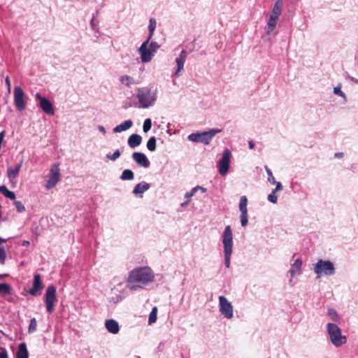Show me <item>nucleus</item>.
<instances>
[{"label":"nucleus","instance_id":"ea45409f","mask_svg":"<svg viewBox=\"0 0 358 358\" xmlns=\"http://www.w3.org/2000/svg\"><path fill=\"white\" fill-rule=\"evenodd\" d=\"M14 204H15V207L17 208V212L22 213V212H24L25 210V207H24V204L21 201H15L14 202Z\"/></svg>","mask_w":358,"mask_h":358},{"label":"nucleus","instance_id":"dca6fc26","mask_svg":"<svg viewBox=\"0 0 358 358\" xmlns=\"http://www.w3.org/2000/svg\"><path fill=\"white\" fill-rule=\"evenodd\" d=\"M105 326L108 331L111 334H116L120 331L118 322L113 319L107 320L105 322Z\"/></svg>","mask_w":358,"mask_h":358},{"label":"nucleus","instance_id":"de8ad7c7","mask_svg":"<svg viewBox=\"0 0 358 358\" xmlns=\"http://www.w3.org/2000/svg\"><path fill=\"white\" fill-rule=\"evenodd\" d=\"M275 185H276V187H275V189H273V191H275L276 192L277 191H280V190L282 189V185L280 182L276 181V183Z\"/></svg>","mask_w":358,"mask_h":358},{"label":"nucleus","instance_id":"7c9ffc66","mask_svg":"<svg viewBox=\"0 0 358 358\" xmlns=\"http://www.w3.org/2000/svg\"><path fill=\"white\" fill-rule=\"evenodd\" d=\"M157 308L153 307L151 313H150L148 318V323L150 324L155 323L157 320Z\"/></svg>","mask_w":358,"mask_h":358},{"label":"nucleus","instance_id":"6e6552de","mask_svg":"<svg viewBox=\"0 0 358 358\" xmlns=\"http://www.w3.org/2000/svg\"><path fill=\"white\" fill-rule=\"evenodd\" d=\"M59 179L60 169L59 168V165L57 164H54L50 168L49 179L45 184V188L47 189L53 188L58 183Z\"/></svg>","mask_w":358,"mask_h":358},{"label":"nucleus","instance_id":"6ab92c4d","mask_svg":"<svg viewBox=\"0 0 358 358\" xmlns=\"http://www.w3.org/2000/svg\"><path fill=\"white\" fill-rule=\"evenodd\" d=\"M150 187V184H148L146 182H140L135 186V187L133 190V193L134 194H142V193L145 192V191H147L148 189H149Z\"/></svg>","mask_w":358,"mask_h":358},{"label":"nucleus","instance_id":"3c124183","mask_svg":"<svg viewBox=\"0 0 358 358\" xmlns=\"http://www.w3.org/2000/svg\"><path fill=\"white\" fill-rule=\"evenodd\" d=\"M248 144H249V148H250V149H253V148H255V143H253V141H250L248 142Z\"/></svg>","mask_w":358,"mask_h":358},{"label":"nucleus","instance_id":"8fccbe9b","mask_svg":"<svg viewBox=\"0 0 358 358\" xmlns=\"http://www.w3.org/2000/svg\"><path fill=\"white\" fill-rule=\"evenodd\" d=\"M334 157L336 158H342L343 157V152H336L335 155H334Z\"/></svg>","mask_w":358,"mask_h":358},{"label":"nucleus","instance_id":"f3484780","mask_svg":"<svg viewBox=\"0 0 358 358\" xmlns=\"http://www.w3.org/2000/svg\"><path fill=\"white\" fill-rule=\"evenodd\" d=\"M142 142V137L136 134H131L128 138V145L131 148H134L141 145Z\"/></svg>","mask_w":358,"mask_h":358},{"label":"nucleus","instance_id":"4be33fe9","mask_svg":"<svg viewBox=\"0 0 358 358\" xmlns=\"http://www.w3.org/2000/svg\"><path fill=\"white\" fill-rule=\"evenodd\" d=\"M22 162H20L19 164H17L15 166V169H13V168L8 169L7 176L9 179H10V180L14 179L18 176L19 172L22 167Z\"/></svg>","mask_w":358,"mask_h":358},{"label":"nucleus","instance_id":"c03bdc74","mask_svg":"<svg viewBox=\"0 0 358 358\" xmlns=\"http://www.w3.org/2000/svg\"><path fill=\"white\" fill-rule=\"evenodd\" d=\"M329 315L331 316V320L334 321H336L338 319L336 312L332 309L329 310Z\"/></svg>","mask_w":358,"mask_h":358},{"label":"nucleus","instance_id":"7ed1b4c3","mask_svg":"<svg viewBox=\"0 0 358 358\" xmlns=\"http://www.w3.org/2000/svg\"><path fill=\"white\" fill-rule=\"evenodd\" d=\"M137 98L143 108L152 106L156 101V94L148 87H140L137 90Z\"/></svg>","mask_w":358,"mask_h":358},{"label":"nucleus","instance_id":"aec40b11","mask_svg":"<svg viewBox=\"0 0 358 358\" xmlns=\"http://www.w3.org/2000/svg\"><path fill=\"white\" fill-rule=\"evenodd\" d=\"M133 124V122L131 120H126L124 122L121 123L120 124L116 126L113 129V131L115 133H120L123 131H126L129 129Z\"/></svg>","mask_w":358,"mask_h":358},{"label":"nucleus","instance_id":"473e14b6","mask_svg":"<svg viewBox=\"0 0 358 358\" xmlns=\"http://www.w3.org/2000/svg\"><path fill=\"white\" fill-rule=\"evenodd\" d=\"M198 189H201L203 192H206V189L201 187V186H196L195 187H194L190 192H186L185 194V197L186 198H190L192 197V196H194L195 194V193L196 192V191Z\"/></svg>","mask_w":358,"mask_h":358},{"label":"nucleus","instance_id":"4468645a","mask_svg":"<svg viewBox=\"0 0 358 358\" xmlns=\"http://www.w3.org/2000/svg\"><path fill=\"white\" fill-rule=\"evenodd\" d=\"M43 288L41 277L39 274H35L33 279V287L28 292L32 296H36L39 292Z\"/></svg>","mask_w":358,"mask_h":358},{"label":"nucleus","instance_id":"ddd939ff","mask_svg":"<svg viewBox=\"0 0 358 358\" xmlns=\"http://www.w3.org/2000/svg\"><path fill=\"white\" fill-rule=\"evenodd\" d=\"M150 41H144L139 48L141 58L143 62H148L152 59L153 52L148 48V45Z\"/></svg>","mask_w":358,"mask_h":358},{"label":"nucleus","instance_id":"c9c22d12","mask_svg":"<svg viewBox=\"0 0 358 358\" xmlns=\"http://www.w3.org/2000/svg\"><path fill=\"white\" fill-rule=\"evenodd\" d=\"M36 328H37L36 320V318H32L30 320V324H29V329H28L29 332L32 333V332L35 331L36 330Z\"/></svg>","mask_w":358,"mask_h":358},{"label":"nucleus","instance_id":"9b49d317","mask_svg":"<svg viewBox=\"0 0 358 358\" xmlns=\"http://www.w3.org/2000/svg\"><path fill=\"white\" fill-rule=\"evenodd\" d=\"M24 93L20 86L14 88V103L17 110L22 111L26 108V103L24 99Z\"/></svg>","mask_w":358,"mask_h":358},{"label":"nucleus","instance_id":"bb28decb","mask_svg":"<svg viewBox=\"0 0 358 358\" xmlns=\"http://www.w3.org/2000/svg\"><path fill=\"white\" fill-rule=\"evenodd\" d=\"M278 20V19L270 16V18H269L268 24H267V33L268 34H270L275 29L276 24H277Z\"/></svg>","mask_w":358,"mask_h":358},{"label":"nucleus","instance_id":"09e8293b","mask_svg":"<svg viewBox=\"0 0 358 358\" xmlns=\"http://www.w3.org/2000/svg\"><path fill=\"white\" fill-rule=\"evenodd\" d=\"M334 91L336 94H338L341 96H344V94L343 93L340 88L335 87Z\"/></svg>","mask_w":358,"mask_h":358},{"label":"nucleus","instance_id":"b1692460","mask_svg":"<svg viewBox=\"0 0 358 358\" xmlns=\"http://www.w3.org/2000/svg\"><path fill=\"white\" fill-rule=\"evenodd\" d=\"M0 192L11 200H14L15 199V193L10 191L5 185L0 186Z\"/></svg>","mask_w":358,"mask_h":358},{"label":"nucleus","instance_id":"1a4fd4ad","mask_svg":"<svg viewBox=\"0 0 358 358\" xmlns=\"http://www.w3.org/2000/svg\"><path fill=\"white\" fill-rule=\"evenodd\" d=\"M231 153L229 149H225L223 152L222 159L218 162L219 173L221 176H225L229 169V162Z\"/></svg>","mask_w":358,"mask_h":358},{"label":"nucleus","instance_id":"4d7b16f0","mask_svg":"<svg viewBox=\"0 0 358 358\" xmlns=\"http://www.w3.org/2000/svg\"><path fill=\"white\" fill-rule=\"evenodd\" d=\"M99 129L101 131H105L103 127H102V126L99 127Z\"/></svg>","mask_w":358,"mask_h":358},{"label":"nucleus","instance_id":"423d86ee","mask_svg":"<svg viewBox=\"0 0 358 358\" xmlns=\"http://www.w3.org/2000/svg\"><path fill=\"white\" fill-rule=\"evenodd\" d=\"M327 331L331 341L336 346H341L347 341L345 336H342L341 329L335 324L329 323L327 324Z\"/></svg>","mask_w":358,"mask_h":358},{"label":"nucleus","instance_id":"9d476101","mask_svg":"<svg viewBox=\"0 0 358 358\" xmlns=\"http://www.w3.org/2000/svg\"><path fill=\"white\" fill-rule=\"evenodd\" d=\"M220 311L226 318L231 319L233 317V306L227 298L224 296L219 297Z\"/></svg>","mask_w":358,"mask_h":358},{"label":"nucleus","instance_id":"4c0bfd02","mask_svg":"<svg viewBox=\"0 0 358 358\" xmlns=\"http://www.w3.org/2000/svg\"><path fill=\"white\" fill-rule=\"evenodd\" d=\"M151 127H152L151 120L149 118L146 119L143 123V131L148 132L151 129Z\"/></svg>","mask_w":358,"mask_h":358},{"label":"nucleus","instance_id":"f704fd0d","mask_svg":"<svg viewBox=\"0 0 358 358\" xmlns=\"http://www.w3.org/2000/svg\"><path fill=\"white\" fill-rule=\"evenodd\" d=\"M265 169H266V171L267 175H268V182L270 183L273 184V185L275 184L276 183V180L275 179L274 176H273L271 170L268 166H266Z\"/></svg>","mask_w":358,"mask_h":358},{"label":"nucleus","instance_id":"13d9d810","mask_svg":"<svg viewBox=\"0 0 358 358\" xmlns=\"http://www.w3.org/2000/svg\"><path fill=\"white\" fill-rule=\"evenodd\" d=\"M138 358H141V357H138Z\"/></svg>","mask_w":358,"mask_h":358},{"label":"nucleus","instance_id":"603ef678","mask_svg":"<svg viewBox=\"0 0 358 358\" xmlns=\"http://www.w3.org/2000/svg\"><path fill=\"white\" fill-rule=\"evenodd\" d=\"M6 85H8V89H10V79H9V78H8V77H7V78H6Z\"/></svg>","mask_w":358,"mask_h":358},{"label":"nucleus","instance_id":"6e6d98bb","mask_svg":"<svg viewBox=\"0 0 358 358\" xmlns=\"http://www.w3.org/2000/svg\"><path fill=\"white\" fill-rule=\"evenodd\" d=\"M188 203H189V201H187L185 203H181V206H185L186 205H187Z\"/></svg>","mask_w":358,"mask_h":358},{"label":"nucleus","instance_id":"412c9836","mask_svg":"<svg viewBox=\"0 0 358 358\" xmlns=\"http://www.w3.org/2000/svg\"><path fill=\"white\" fill-rule=\"evenodd\" d=\"M29 352L25 343H22L19 345L17 352V358H28Z\"/></svg>","mask_w":358,"mask_h":358},{"label":"nucleus","instance_id":"c756f323","mask_svg":"<svg viewBox=\"0 0 358 358\" xmlns=\"http://www.w3.org/2000/svg\"><path fill=\"white\" fill-rule=\"evenodd\" d=\"M12 287L7 283H1L0 284V294H10Z\"/></svg>","mask_w":358,"mask_h":358},{"label":"nucleus","instance_id":"a211bd4d","mask_svg":"<svg viewBox=\"0 0 358 358\" xmlns=\"http://www.w3.org/2000/svg\"><path fill=\"white\" fill-rule=\"evenodd\" d=\"M282 0H277V1L275 2V3L273 8V10H272V12L271 14V17L278 19V17L280 15L281 12H282Z\"/></svg>","mask_w":358,"mask_h":358},{"label":"nucleus","instance_id":"58836bf2","mask_svg":"<svg viewBox=\"0 0 358 358\" xmlns=\"http://www.w3.org/2000/svg\"><path fill=\"white\" fill-rule=\"evenodd\" d=\"M6 259V252L4 248L1 247L0 248V263L1 264H5V261Z\"/></svg>","mask_w":358,"mask_h":358},{"label":"nucleus","instance_id":"e433bc0d","mask_svg":"<svg viewBox=\"0 0 358 358\" xmlns=\"http://www.w3.org/2000/svg\"><path fill=\"white\" fill-rule=\"evenodd\" d=\"M120 156V152L119 150H116L113 154H108L106 157L112 161H115Z\"/></svg>","mask_w":358,"mask_h":358},{"label":"nucleus","instance_id":"79ce46f5","mask_svg":"<svg viewBox=\"0 0 358 358\" xmlns=\"http://www.w3.org/2000/svg\"><path fill=\"white\" fill-rule=\"evenodd\" d=\"M268 200L273 203H277L278 196L275 191H272V192L268 195Z\"/></svg>","mask_w":358,"mask_h":358},{"label":"nucleus","instance_id":"20e7f679","mask_svg":"<svg viewBox=\"0 0 358 358\" xmlns=\"http://www.w3.org/2000/svg\"><path fill=\"white\" fill-rule=\"evenodd\" d=\"M220 132H221V129H213L201 133H192L188 136L187 138L192 142L202 143L205 145H208L213 138Z\"/></svg>","mask_w":358,"mask_h":358},{"label":"nucleus","instance_id":"49530a36","mask_svg":"<svg viewBox=\"0 0 358 358\" xmlns=\"http://www.w3.org/2000/svg\"><path fill=\"white\" fill-rule=\"evenodd\" d=\"M187 52L186 50H183L181 51L180 54V56H179V59H184V60H186V58H187Z\"/></svg>","mask_w":358,"mask_h":358},{"label":"nucleus","instance_id":"37998d69","mask_svg":"<svg viewBox=\"0 0 358 358\" xmlns=\"http://www.w3.org/2000/svg\"><path fill=\"white\" fill-rule=\"evenodd\" d=\"M159 48V45L157 42H151L149 46V49L154 53Z\"/></svg>","mask_w":358,"mask_h":358},{"label":"nucleus","instance_id":"39448f33","mask_svg":"<svg viewBox=\"0 0 358 358\" xmlns=\"http://www.w3.org/2000/svg\"><path fill=\"white\" fill-rule=\"evenodd\" d=\"M314 271L319 278L322 275H332L335 273L334 264L329 260L320 259L315 265Z\"/></svg>","mask_w":358,"mask_h":358},{"label":"nucleus","instance_id":"2f4dec72","mask_svg":"<svg viewBox=\"0 0 358 358\" xmlns=\"http://www.w3.org/2000/svg\"><path fill=\"white\" fill-rule=\"evenodd\" d=\"M147 148L150 151H155L156 150V138L155 136H152L148 139Z\"/></svg>","mask_w":358,"mask_h":358},{"label":"nucleus","instance_id":"5701e85b","mask_svg":"<svg viewBox=\"0 0 358 358\" xmlns=\"http://www.w3.org/2000/svg\"><path fill=\"white\" fill-rule=\"evenodd\" d=\"M302 261L301 259H297L294 263L292 265L290 268V273L293 276L296 273H299L301 269Z\"/></svg>","mask_w":358,"mask_h":358},{"label":"nucleus","instance_id":"5fc2aeb1","mask_svg":"<svg viewBox=\"0 0 358 358\" xmlns=\"http://www.w3.org/2000/svg\"><path fill=\"white\" fill-rule=\"evenodd\" d=\"M22 245H29V242L28 241H24Z\"/></svg>","mask_w":358,"mask_h":358},{"label":"nucleus","instance_id":"a18cd8bd","mask_svg":"<svg viewBox=\"0 0 358 358\" xmlns=\"http://www.w3.org/2000/svg\"><path fill=\"white\" fill-rule=\"evenodd\" d=\"M0 358H8L6 349L1 346H0Z\"/></svg>","mask_w":358,"mask_h":358},{"label":"nucleus","instance_id":"a19ab883","mask_svg":"<svg viewBox=\"0 0 358 358\" xmlns=\"http://www.w3.org/2000/svg\"><path fill=\"white\" fill-rule=\"evenodd\" d=\"M241 222L243 227H245L248 224V213H241Z\"/></svg>","mask_w":358,"mask_h":358},{"label":"nucleus","instance_id":"f257e3e1","mask_svg":"<svg viewBox=\"0 0 358 358\" xmlns=\"http://www.w3.org/2000/svg\"><path fill=\"white\" fill-rule=\"evenodd\" d=\"M155 274L148 266L138 267L133 269L127 280V287L131 291H135L154 280Z\"/></svg>","mask_w":358,"mask_h":358},{"label":"nucleus","instance_id":"a878e982","mask_svg":"<svg viewBox=\"0 0 358 358\" xmlns=\"http://www.w3.org/2000/svg\"><path fill=\"white\" fill-rule=\"evenodd\" d=\"M134 178V174L133 171L130 169H125L123 171L120 178L122 180H131Z\"/></svg>","mask_w":358,"mask_h":358},{"label":"nucleus","instance_id":"72a5a7b5","mask_svg":"<svg viewBox=\"0 0 358 358\" xmlns=\"http://www.w3.org/2000/svg\"><path fill=\"white\" fill-rule=\"evenodd\" d=\"M176 62L177 63L178 68L175 73V75L177 76L180 72V71L183 69L185 60L177 58L176 59Z\"/></svg>","mask_w":358,"mask_h":358},{"label":"nucleus","instance_id":"f8f14e48","mask_svg":"<svg viewBox=\"0 0 358 358\" xmlns=\"http://www.w3.org/2000/svg\"><path fill=\"white\" fill-rule=\"evenodd\" d=\"M36 99L39 101V106L43 111L48 115H54L55 111L52 103L45 97L42 96L39 93L35 96Z\"/></svg>","mask_w":358,"mask_h":358},{"label":"nucleus","instance_id":"393cba45","mask_svg":"<svg viewBox=\"0 0 358 358\" xmlns=\"http://www.w3.org/2000/svg\"><path fill=\"white\" fill-rule=\"evenodd\" d=\"M120 81L122 85L127 87H129L131 85L135 83L134 79L132 77L127 75L120 76Z\"/></svg>","mask_w":358,"mask_h":358},{"label":"nucleus","instance_id":"cd10ccee","mask_svg":"<svg viewBox=\"0 0 358 358\" xmlns=\"http://www.w3.org/2000/svg\"><path fill=\"white\" fill-rule=\"evenodd\" d=\"M248 199L245 196H242L240 199L239 210L241 213H248L247 209Z\"/></svg>","mask_w":358,"mask_h":358},{"label":"nucleus","instance_id":"f03ea898","mask_svg":"<svg viewBox=\"0 0 358 358\" xmlns=\"http://www.w3.org/2000/svg\"><path fill=\"white\" fill-rule=\"evenodd\" d=\"M222 243L224 245V263L226 266L229 268L230 266V257L233 248V234L229 225L227 226L224 229L222 235Z\"/></svg>","mask_w":358,"mask_h":358},{"label":"nucleus","instance_id":"c85d7f7f","mask_svg":"<svg viewBox=\"0 0 358 358\" xmlns=\"http://www.w3.org/2000/svg\"><path fill=\"white\" fill-rule=\"evenodd\" d=\"M155 28H156V20L154 18H150V21H149V26H148L150 34L147 39L148 41H150L151 39V38L154 34V31L155 30Z\"/></svg>","mask_w":358,"mask_h":358},{"label":"nucleus","instance_id":"0eeeda50","mask_svg":"<svg viewBox=\"0 0 358 358\" xmlns=\"http://www.w3.org/2000/svg\"><path fill=\"white\" fill-rule=\"evenodd\" d=\"M57 301L56 287L54 285H50L48 287L45 294L46 310L49 313H52L54 311L55 305Z\"/></svg>","mask_w":358,"mask_h":358},{"label":"nucleus","instance_id":"864d4df0","mask_svg":"<svg viewBox=\"0 0 358 358\" xmlns=\"http://www.w3.org/2000/svg\"><path fill=\"white\" fill-rule=\"evenodd\" d=\"M6 241V240L0 237V245L5 243Z\"/></svg>","mask_w":358,"mask_h":358},{"label":"nucleus","instance_id":"2eb2a0df","mask_svg":"<svg viewBox=\"0 0 358 358\" xmlns=\"http://www.w3.org/2000/svg\"><path fill=\"white\" fill-rule=\"evenodd\" d=\"M132 158L139 166L145 168H148L150 166V163L143 153L135 152L132 155Z\"/></svg>","mask_w":358,"mask_h":358}]
</instances>
